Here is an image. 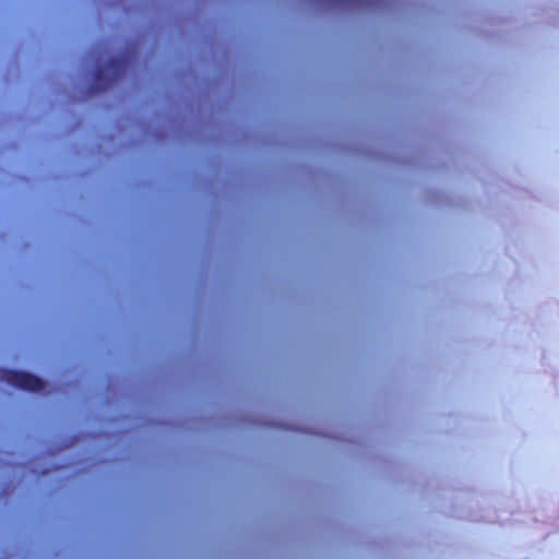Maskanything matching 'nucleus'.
Listing matches in <instances>:
<instances>
[{"label":"nucleus","mask_w":559,"mask_h":559,"mask_svg":"<svg viewBox=\"0 0 559 559\" xmlns=\"http://www.w3.org/2000/svg\"><path fill=\"white\" fill-rule=\"evenodd\" d=\"M105 52L103 49L97 50L93 57L96 68L93 74V84L90 87L91 93L106 91L126 72L127 61L123 57L109 56L104 59Z\"/></svg>","instance_id":"obj_1"},{"label":"nucleus","mask_w":559,"mask_h":559,"mask_svg":"<svg viewBox=\"0 0 559 559\" xmlns=\"http://www.w3.org/2000/svg\"><path fill=\"white\" fill-rule=\"evenodd\" d=\"M0 380L29 392H39L45 386L44 381L33 373L5 368L0 369Z\"/></svg>","instance_id":"obj_2"}]
</instances>
